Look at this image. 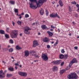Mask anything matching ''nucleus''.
<instances>
[{"mask_svg": "<svg viewBox=\"0 0 79 79\" xmlns=\"http://www.w3.org/2000/svg\"><path fill=\"white\" fill-rule=\"evenodd\" d=\"M13 68H8V70L10 71H13Z\"/></svg>", "mask_w": 79, "mask_h": 79, "instance_id": "obj_31", "label": "nucleus"}, {"mask_svg": "<svg viewBox=\"0 0 79 79\" xmlns=\"http://www.w3.org/2000/svg\"><path fill=\"white\" fill-rule=\"evenodd\" d=\"M71 3L72 4H73V5L74 4V5H76V1H74L73 2H72Z\"/></svg>", "mask_w": 79, "mask_h": 79, "instance_id": "obj_38", "label": "nucleus"}, {"mask_svg": "<svg viewBox=\"0 0 79 79\" xmlns=\"http://www.w3.org/2000/svg\"><path fill=\"white\" fill-rule=\"evenodd\" d=\"M25 53V56L27 57V56H28L29 55V51H26L24 52Z\"/></svg>", "mask_w": 79, "mask_h": 79, "instance_id": "obj_13", "label": "nucleus"}, {"mask_svg": "<svg viewBox=\"0 0 79 79\" xmlns=\"http://www.w3.org/2000/svg\"><path fill=\"white\" fill-rule=\"evenodd\" d=\"M0 33L1 34H5V31L3 30H0Z\"/></svg>", "mask_w": 79, "mask_h": 79, "instance_id": "obj_24", "label": "nucleus"}, {"mask_svg": "<svg viewBox=\"0 0 79 79\" xmlns=\"http://www.w3.org/2000/svg\"><path fill=\"white\" fill-rule=\"evenodd\" d=\"M73 63L71 61L69 63V66L70 67V68L71 67V66L73 65Z\"/></svg>", "mask_w": 79, "mask_h": 79, "instance_id": "obj_27", "label": "nucleus"}, {"mask_svg": "<svg viewBox=\"0 0 79 79\" xmlns=\"http://www.w3.org/2000/svg\"><path fill=\"white\" fill-rule=\"evenodd\" d=\"M74 16H75V17H76V18H77L78 16V15H77V13H75L74 14Z\"/></svg>", "mask_w": 79, "mask_h": 79, "instance_id": "obj_37", "label": "nucleus"}, {"mask_svg": "<svg viewBox=\"0 0 79 79\" xmlns=\"http://www.w3.org/2000/svg\"><path fill=\"white\" fill-rule=\"evenodd\" d=\"M5 77V73H3V70H1L0 71V78L2 79V78H4Z\"/></svg>", "mask_w": 79, "mask_h": 79, "instance_id": "obj_7", "label": "nucleus"}, {"mask_svg": "<svg viewBox=\"0 0 79 79\" xmlns=\"http://www.w3.org/2000/svg\"><path fill=\"white\" fill-rule=\"evenodd\" d=\"M11 58H12V59H13L14 60V57L13 56H11Z\"/></svg>", "mask_w": 79, "mask_h": 79, "instance_id": "obj_59", "label": "nucleus"}, {"mask_svg": "<svg viewBox=\"0 0 79 79\" xmlns=\"http://www.w3.org/2000/svg\"><path fill=\"white\" fill-rule=\"evenodd\" d=\"M62 62V61L61 60H57L54 62V64H60V63Z\"/></svg>", "mask_w": 79, "mask_h": 79, "instance_id": "obj_10", "label": "nucleus"}, {"mask_svg": "<svg viewBox=\"0 0 79 79\" xmlns=\"http://www.w3.org/2000/svg\"><path fill=\"white\" fill-rule=\"evenodd\" d=\"M15 69H18V67H17V66H16L15 67Z\"/></svg>", "mask_w": 79, "mask_h": 79, "instance_id": "obj_52", "label": "nucleus"}, {"mask_svg": "<svg viewBox=\"0 0 79 79\" xmlns=\"http://www.w3.org/2000/svg\"><path fill=\"white\" fill-rule=\"evenodd\" d=\"M17 23L19 24V25H21V23H22V22L21 21H18L17 22Z\"/></svg>", "mask_w": 79, "mask_h": 79, "instance_id": "obj_25", "label": "nucleus"}, {"mask_svg": "<svg viewBox=\"0 0 79 79\" xmlns=\"http://www.w3.org/2000/svg\"><path fill=\"white\" fill-rule=\"evenodd\" d=\"M76 72H77V74H79V71H77Z\"/></svg>", "mask_w": 79, "mask_h": 79, "instance_id": "obj_55", "label": "nucleus"}, {"mask_svg": "<svg viewBox=\"0 0 79 79\" xmlns=\"http://www.w3.org/2000/svg\"><path fill=\"white\" fill-rule=\"evenodd\" d=\"M69 11L70 12H71L73 11V8L72 7H70V6H69Z\"/></svg>", "mask_w": 79, "mask_h": 79, "instance_id": "obj_33", "label": "nucleus"}, {"mask_svg": "<svg viewBox=\"0 0 79 79\" xmlns=\"http://www.w3.org/2000/svg\"><path fill=\"white\" fill-rule=\"evenodd\" d=\"M66 70H62L60 71V74H63L64 73L66 72Z\"/></svg>", "mask_w": 79, "mask_h": 79, "instance_id": "obj_18", "label": "nucleus"}, {"mask_svg": "<svg viewBox=\"0 0 79 79\" xmlns=\"http://www.w3.org/2000/svg\"><path fill=\"white\" fill-rule=\"evenodd\" d=\"M19 67H20V68H22V65H19Z\"/></svg>", "mask_w": 79, "mask_h": 79, "instance_id": "obj_57", "label": "nucleus"}, {"mask_svg": "<svg viewBox=\"0 0 79 79\" xmlns=\"http://www.w3.org/2000/svg\"><path fill=\"white\" fill-rule=\"evenodd\" d=\"M25 28L24 33L26 34H30L31 32L30 31H31V28H29V27L27 26L25 27Z\"/></svg>", "mask_w": 79, "mask_h": 79, "instance_id": "obj_5", "label": "nucleus"}, {"mask_svg": "<svg viewBox=\"0 0 79 79\" xmlns=\"http://www.w3.org/2000/svg\"><path fill=\"white\" fill-rule=\"evenodd\" d=\"M9 43H10V44H13L14 43L13 40H10L9 41Z\"/></svg>", "mask_w": 79, "mask_h": 79, "instance_id": "obj_28", "label": "nucleus"}, {"mask_svg": "<svg viewBox=\"0 0 79 79\" xmlns=\"http://www.w3.org/2000/svg\"><path fill=\"white\" fill-rule=\"evenodd\" d=\"M5 37H6V38L7 39H9V35H8L7 34H6L5 35Z\"/></svg>", "mask_w": 79, "mask_h": 79, "instance_id": "obj_34", "label": "nucleus"}, {"mask_svg": "<svg viewBox=\"0 0 79 79\" xmlns=\"http://www.w3.org/2000/svg\"><path fill=\"white\" fill-rule=\"evenodd\" d=\"M15 64L16 65V66H19V64H18V63H15Z\"/></svg>", "mask_w": 79, "mask_h": 79, "instance_id": "obj_44", "label": "nucleus"}, {"mask_svg": "<svg viewBox=\"0 0 79 79\" xmlns=\"http://www.w3.org/2000/svg\"><path fill=\"white\" fill-rule=\"evenodd\" d=\"M59 3L61 6H63V2L61 0H60L59 1Z\"/></svg>", "mask_w": 79, "mask_h": 79, "instance_id": "obj_19", "label": "nucleus"}, {"mask_svg": "<svg viewBox=\"0 0 79 79\" xmlns=\"http://www.w3.org/2000/svg\"><path fill=\"white\" fill-rule=\"evenodd\" d=\"M25 18H28V17H29V15L28 14H26L25 15Z\"/></svg>", "mask_w": 79, "mask_h": 79, "instance_id": "obj_41", "label": "nucleus"}, {"mask_svg": "<svg viewBox=\"0 0 79 79\" xmlns=\"http://www.w3.org/2000/svg\"><path fill=\"white\" fill-rule=\"evenodd\" d=\"M69 68H70V67H69L68 66L66 68V70H68V69H69Z\"/></svg>", "mask_w": 79, "mask_h": 79, "instance_id": "obj_45", "label": "nucleus"}, {"mask_svg": "<svg viewBox=\"0 0 79 79\" xmlns=\"http://www.w3.org/2000/svg\"><path fill=\"white\" fill-rule=\"evenodd\" d=\"M61 53H64V52H65V51H64V49H63L61 50Z\"/></svg>", "mask_w": 79, "mask_h": 79, "instance_id": "obj_42", "label": "nucleus"}, {"mask_svg": "<svg viewBox=\"0 0 79 79\" xmlns=\"http://www.w3.org/2000/svg\"><path fill=\"white\" fill-rule=\"evenodd\" d=\"M68 76L69 79H77L78 78V76L75 72L71 73Z\"/></svg>", "mask_w": 79, "mask_h": 79, "instance_id": "obj_2", "label": "nucleus"}, {"mask_svg": "<svg viewBox=\"0 0 79 79\" xmlns=\"http://www.w3.org/2000/svg\"><path fill=\"white\" fill-rule=\"evenodd\" d=\"M51 28H53V29H54V28H55V27H53V26L51 25Z\"/></svg>", "mask_w": 79, "mask_h": 79, "instance_id": "obj_51", "label": "nucleus"}, {"mask_svg": "<svg viewBox=\"0 0 79 79\" xmlns=\"http://www.w3.org/2000/svg\"><path fill=\"white\" fill-rule=\"evenodd\" d=\"M42 58L44 61H47L48 60V57L47 53L43 54L42 56Z\"/></svg>", "mask_w": 79, "mask_h": 79, "instance_id": "obj_4", "label": "nucleus"}, {"mask_svg": "<svg viewBox=\"0 0 79 79\" xmlns=\"http://www.w3.org/2000/svg\"><path fill=\"white\" fill-rule=\"evenodd\" d=\"M53 71H57L58 70V68L57 67L54 66L53 69Z\"/></svg>", "mask_w": 79, "mask_h": 79, "instance_id": "obj_22", "label": "nucleus"}, {"mask_svg": "<svg viewBox=\"0 0 79 79\" xmlns=\"http://www.w3.org/2000/svg\"><path fill=\"white\" fill-rule=\"evenodd\" d=\"M6 76L7 77H11V76H13V75L11 74H8L7 73L6 74Z\"/></svg>", "mask_w": 79, "mask_h": 79, "instance_id": "obj_21", "label": "nucleus"}, {"mask_svg": "<svg viewBox=\"0 0 79 79\" xmlns=\"http://www.w3.org/2000/svg\"><path fill=\"white\" fill-rule=\"evenodd\" d=\"M16 48L17 49V50H21L22 49V48L21 47H19V45H17L16 47Z\"/></svg>", "mask_w": 79, "mask_h": 79, "instance_id": "obj_20", "label": "nucleus"}, {"mask_svg": "<svg viewBox=\"0 0 79 79\" xmlns=\"http://www.w3.org/2000/svg\"><path fill=\"white\" fill-rule=\"evenodd\" d=\"M19 74L20 76H22L26 77L27 76V73H24L22 72H19Z\"/></svg>", "mask_w": 79, "mask_h": 79, "instance_id": "obj_8", "label": "nucleus"}, {"mask_svg": "<svg viewBox=\"0 0 79 79\" xmlns=\"http://www.w3.org/2000/svg\"><path fill=\"white\" fill-rule=\"evenodd\" d=\"M1 47H2V46L1 45V44H0V49H1Z\"/></svg>", "mask_w": 79, "mask_h": 79, "instance_id": "obj_60", "label": "nucleus"}, {"mask_svg": "<svg viewBox=\"0 0 79 79\" xmlns=\"http://www.w3.org/2000/svg\"><path fill=\"white\" fill-rule=\"evenodd\" d=\"M23 35V34H22V33H20V36H22V35Z\"/></svg>", "mask_w": 79, "mask_h": 79, "instance_id": "obj_54", "label": "nucleus"}, {"mask_svg": "<svg viewBox=\"0 0 79 79\" xmlns=\"http://www.w3.org/2000/svg\"><path fill=\"white\" fill-rule=\"evenodd\" d=\"M72 23L73 24H75V23L74 22H73Z\"/></svg>", "mask_w": 79, "mask_h": 79, "instance_id": "obj_62", "label": "nucleus"}, {"mask_svg": "<svg viewBox=\"0 0 79 79\" xmlns=\"http://www.w3.org/2000/svg\"><path fill=\"white\" fill-rule=\"evenodd\" d=\"M41 27L43 30H44V29H48L47 27L45 25H42Z\"/></svg>", "mask_w": 79, "mask_h": 79, "instance_id": "obj_14", "label": "nucleus"}, {"mask_svg": "<svg viewBox=\"0 0 79 79\" xmlns=\"http://www.w3.org/2000/svg\"><path fill=\"white\" fill-rule=\"evenodd\" d=\"M2 63H4L5 64H6V62H5L3 60H2Z\"/></svg>", "mask_w": 79, "mask_h": 79, "instance_id": "obj_56", "label": "nucleus"}, {"mask_svg": "<svg viewBox=\"0 0 79 79\" xmlns=\"http://www.w3.org/2000/svg\"><path fill=\"white\" fill-rule=\"evenodd\" d=\"M19 16H20V17L19 18L20 19H21V18H22V17L21 16V15H19Z\"/></svg>", "mask_w": 79, "mask_h": 79, "instance_id": "obj_48", "label": "nucleus"}, {"mask_svg": "<svg viewBox=\"0 0 79 79\" xmlns=\"http://www.w3.org/2000/svg\"><path fill=\"white\" fill-rule=\"evenodd\" d=\"M50 16L51 18H56V17H57L59 19L60 18V17L58 15L57 13L55 14H53V13H52V14H51Z\"/></svg>", "mask_w": 79, "mask_h": 79, "instance_id": "obj_6", "label": "nucleus"}, {"mask_svg": "<svg viewBox=\"0 0 79 79\" xmlns=\"http://www.w3.org/2000/svg\"><path fill=\"white\" fill-rule=\"evenodd\" d=\"M75 49H76V50H77V48H78L77 46H76L74 47Z\"/></svg>", "mask_w": 79, "mask_h": 79, "instance_id": "obj_46", "label": "nucleus"}, {"mask_svg": "<svg viewBox=\"0 0 79 79\" xmlns=\"http://www.w3.org/2000/svg\"><path fill=\"white\" fill-rule=\"evenodd\" d=\"M50 30L51 31H53V29H51Z\"/></svg>", "mask_w": 79, "mask_h": 79, "instance_id": "obj_58", "label": "nucleus"}, {"mask_svg": "<svg viewBox=\"0 0 79 79\" xmlns=\"http://www.w3.org/2000/svg\"><path fill=\"white\" fill-rule=\"evenodd\" d=\"M9 52H13V48H10L9 49Z\"/></svg>", "mask_w": 79, "mask_h": 79, "instance_id": "obj_32", "label": "nucleus"}, {"mask_svg": "<svg viewBox=\"0 0 79 79\" xmlns=\"http://www.w3.org/2000/svg\"><path fill=\"white\" fill-rule=\"evenodd\" d=\"M71 61H72L73 63H77V60L75 58L73 59Z\"/></svg>", "mask_w": 79, "mask_h": 79, "instance_id": "obj_17", "label": "nucleus"}, {"mask_svg": "<svg viewBox=\"0 0 79 79\" xmlns=\"http://www.w3.org/2000/svg\"><path fill=\"white\" fill-rule=\"evenodd\" d=\"M47 33H48V34L49 37H52V35H53V33L52 32L49 31H47Z\"/></svg>", "mask_w": 79, "mask_h": 79, "instance_id": "obj_16", "label": "nucleus"}, {"mask_svg": "<svg viewBox=\"0 0 79 79\" xmlns=\"http://www.w3.org/2000/svg\"><path fill=\"white\" fill-rule=\"evenodd\" d=\"M10 31V28L9 27H7L6 29V31L7 32H9Z\"/></svg>", "mask_w": 79, "mask_h": 79, "instance_id": "obj_35", "label": "nucleus"}, {"mask_svg": "<svg viewBox=\"0 0 79 79\" xmlns=\"http://www.w3.org/2000/svg\"><path fill=\"white\" fill-rule=\"evenodd\" d=\"M58 40H56V43H55L54 44V46H56V44H58Z\"/></svg>", "mask_w": 79, "mask_h": 79, "instance_id": "obj_39", "label": "nucleus"}, {"mask_svg": "<svg viewBox=\"0 0 79 79\" xmlns=\"http://www.w3.org/2000/svg\"><path fill=\"white\" fill-rule=\"evenodd\" d=\"M43 41L44 42H48L50 41V39L47 37H45V38L43 39Z\"/></svg>", "mask_w": 79, "mask_h": 79, "instance_id": "obj_11", "label": "nucleus"}, {"mask_svg": "<svg viewBox=\"0 0 79 79\" xmlns=\"http://www.w3.org/2000/svg\"><path fill=\"white\" fill-rule=\"evenodd\" d=\"M24 12H23V13H22L21 14V15H24Z\"/></svg>", "mask_w": 79, "mask_h": 79, "instance_id": "obj_53", "label": "nucleus"}, {"mask_svg": "<svg viewBox=\"0 0 79 79\" xmlns=\"http://www.w3.org/2000/svg\"><path fill=\"white\" fill-rule=\"evenodd\" d=\"M47 48H50V46L49 45H47Z\"/></svg>", "mask_w": 79, "mask_h": 79, "instance_id": "obj_47", "label": "nucleus"}, {"mask_svg": "<svg viewBox=\"0 0 79 79\" xmlns=\"http://www.w3.org/2000/svg\"><path fill=\"white\" fill-rule=\"evenodd\" d=\"M30 53L31 55H32V56H34V53H37V52L34 51V50H32L30 51Z\"/></svg>", "mask_w": 79, "mask_h": 79, "instance_id": "obj_12", "label": "nucleus"}, {"mask_svg": "<svg viewBox=\"0 0 79 79\" xmlns=\"http://www.w3.org/2000/svg\"><path fill=\"white\" fill-rule=\"evenodd\" d=\"M33 56H35V57L36 58H39V57H40V56H39L38 55H37L36 54H34Z\"/></svg>", "mask_w": 79, "mask_h": 79, "instance_id": "obj_29", "label": "nucleus"}, {"mask_svg": "<svg viewBox=\"0 0 79 79\" xmlns=\"http://www.w3.org/2000/svg\"><path fill=\"white\" fill-rule=\"evenodd\" d=\"M68 55H65L64 56V60H66L67 59V58H68Z\"/></svg>", "mask_w": 79, "mask_h": 79, "instance_id": "obj_26", "label": "nucleus"}, {"mask_svg": "<svg viewBox=\"0 0 79 79\" xmlns=\"http://www.w3.org/2000/svg\"><path fill=\"white\" fill-rule=\"evenodd\" d=\"M46 16H48V14L49 13L48 12V10H46Z\"/></svg>", "mask_w": 79, "mask_h": 79, "instance_id": "obj_36", "label": "nucleus"}, {"mask_svg": "<svg viewBox=\"0 0 79 79\" xmlns=\"http://www.w3.org/2000/svg\"><path fill=\"white\" fill-rule=\"evenodd\" d=\"M10 3L12 5H15V2L14 1H10Z\"/></svg>", "mask_w": 79, "mask_h": 79, "instance_id": "obj_30", "label": "nucleus"}, {"mask_svg": "<svg viewBox=\"0 0 79 79\" xmlns=\"http://www.w3.org/2000/svg\"><path fill=\"white\" fill-rule=\"evenodd\" d=\"M15 13H18V9H15Z\"/></svg>", "mask_w": 79, "mask_h": 79, "instance_id": "obj_40", "label": "nucleus"}, {"mask_svg": "<svg viewBox=\"0 0 79 79\" xmlns=\"http://www.w3.org/2000/svg\"><path fill=\"white\" fill-rule=\"evenodd\" d=\"M12 24L14 26H15V22H12Z\"/></svg>", "mask_w": 79, "mask_h": 79, "instance_id": "obj_49", "label": "nucleus"}, {"mask_svg": "<svg viewBox=\"0 0 79 79\" xmlns=\"http://www.w3.org/2000/svg\"><path fill=\"white\" fill-rule=\"evenodd\" d=\"M10 37L11 38H17L18 37V31L16 30H12L10 34Z\"/></svg>", "mask_w": 79, "mask_h": 79, "instance_id": "obj_3", "label": "nucleus"}, {"mask_svg": "<svg viewBox=\"0 0 79 79\" xmlns=\"http://www.w3.org/2000/svg\"><path fill=\"white\" fill-rule=\"evenodd\" d=\"M76 6L77 7V8H79V5L78 4H77L76 5Z\"/></svg>", "mask_w": 79, "mask_h": 79, "instance_id": "obj_50", "label": "nucleus"}, {"mask_svg": "<svg viewBox=\"0 0 79 79\" xmlns=\"http://www.w3.org/2000/svg\"><path fill=\"white\" fill-rule=\"evenodd\" d=\"M69 35L70 36H71V33H70V34H69Z\"/></svg>", "mask_w": 79, "mask_h": 79, "instance_id": "obj_63", "label": "nucleus"}, {"mask_svg": "<svg viewBox=\"0 0 79 79\" xmlns=\"http://www.w3.org/2000/svg\"><path fill=\"white\" fill-rule=\"evenodd\" d=\"M37 45H39V44H38V42L36 40H35L33 42V47H35Z\"/></svg>", "mask_w": 79, "mask_h": 79, "instance_id": "obj_9", "label": "nucleus"}, {"mask_svg": "<svg viewBox=\"0 0 79 79\" xmlns=\"http://www.w3.org/2000/svg\"><path fill=\"white\" fill-rule=\"evenodd\" d=\"M34 24H35V23H33L32 24V25H34Z\"/></svg>", "mask_w": 79, "mask_h": 79, "instance_id": "obj_64", "label": "nucleus"}, {"mask_svg": "<svg viewBox=\"0 0 79 79\" xmlns=\"http://www.w3.org/2000/svg\"><path fill=\"white\" fill-rule=\"evenodd\" d=\"M59 57L60 59H63L64 58V55L62 54H61L60 55Z\"/></svg>", "mask_w": 79, "mask_h": 79, "instance_id": "obj_23", "label": "nucleus"}, {"mask_svg": "<svg viewBox=\"0 0 79 79\" xmlns=\"http://www.w3.org/2000/svg\"><path fill=\"white\" fill-rule=\"evenodd\" d=\"M40 32H39L38 33V35H40Z\"/></svg>", "mask_w": 79, "mask_h": 79, "instance_id": "obj_61", "label": "nucleus"}, {"mask_svg": "<svg viewBox=\"0 0 79 79\" xmlns=\"http://www.w3.org/2000/svg\"><path fill=\"white\" fill-rule=\"evenodd\" d=\"M31 3H29L30 7L31 8H35L36 9L37 7H40L44 2H47V0H40L37 2V0H29Z\"/></svg>", "mask_w": 79, "mask_h": 79, "instance_id": "obj_1", "label": "nucleus"}, {"mask_svg": "<svg viewBox=\"0 0 79 79\" xmlns=\"http://www.w3.org/2000/svg\"><path fill=\"white\" fill-rule=\"evenodd\" d=\"M40 15L42 16V15H44V9L41 8L40 10Z\"/></svg>", "mask_w": 79, "mask_h": 79, "instance_id": "obj_15", "label": "nucleus"}, {"mask_svg": "<svg viewBox=\"0 0 79 79\" xmlns=\"http://www.w3.org/2000/svg\"><path fill=\"white\" fill-rule=\"evenodd\" d=\"M64 64V62H62L60 66H63V65Z\"/></svg>", "mask_w": 79, "mask_h": 79, "instance_id": "obj_43", "label": "nucleus"}]
</instances>
